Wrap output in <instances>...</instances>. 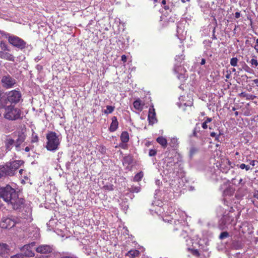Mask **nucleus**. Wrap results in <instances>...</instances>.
I'll list each match as a JSON object with an SVG mask.
<instances>
[{
  "label": "nucleus",
  "instance_id": "a19ab883",
  "mask_svg": "<svg viewBox=\"0 0 258 258\" xmlns=\"http://www.w3.org/2000/svg\"><path fill=\"white\" fill-rule=\"evenodd\" d=\"M255 98H256L255 96L252 95V94H249L247 93L245 99L246 100H253Z\"/></svg>",
  "mask_w": 258,
  "mask_h": 258
},
{
  "label": "nucleus",
  "instance_id": "680f3d73",
  "mask_svg": "<svg viewBox=\"0 0 258 258\" xmlns=\"http://www.w3.org/2000/svg\"><path fill=\"white\" fill-rule=\"evenodd\" d=\"M256 162L255 160H251L250 162V165H251L252 166H254L255 165V163Z\"/></svg>",
  "mask_w": 258,
  "mask_h": 258
},
{
  "label": "nucleus",
  "instance_id": "37998d69",
  "mask_svg": "<svg viewBox=\"0 0 258 258\" xmlns=\"http://www.w3.org/2000/svg\"><path fill=\"white\" fill-rule=\"evenodd\" d=\"M250 62L251 63V64L252 65V66H254L255 67H256L258 65V62H257V60L255 59H254V58H252L251 60H250Z\"/></svg>",
  "mask_w": 258,
  "mask_h": 258
},
{
  "label": "nucleus",
  "instance_id": "4d7b16f0",
  "mask_svg": "<svg viewBox=\"0 0 258 258\" xmlns=\"http://www.w3.org/2000/svg\"><path fill=\"white\" fill-rule=\"evenodd\" d=\"M246 94H247V93L243 92H241L240 94H239V96H240L241 97H243V98H246Z\"/></svg>",
  "mask_w": 258,
  "mask_h": 258
},
{
  "label": "nucleus",
  "instance_id": "bb28decb",
  "mask_svg": "<svg viewBox=\"0 0 258 258\" xmlns=\"http://www.w3.org/2000/svg\"><path fill=\"white\" fill-rule=\"evenodd\" d=\"M0 46L2 50H3L4 51H10V49L8 47V45L4 42L1 41L0 43Z\"/></svg>",
  "mask_w": 258,
  "mask_h": 258
},
{
  "label": "nucleus",
  "instance_id": "c85d7f7f",
  "mask_svg": "<svg viewBox=\"0 0 258 258\" xmlns=\"http://www.w3.org/2000/svg\"><path fill=\"white\" fill-rule=\"evenodd\" d=\"M177 139L176 138H173L171 139V142L170 143V146L172 148L176 147L177 145Z\"/></svg>",
  "mask_w": 258,
  "mask_h": 258
},
{
  "label": "nucleus",
  "instance_id": "aec40b11",
  "mask_svg": "<svg viewBox=\"0 0 258 258\" xmlns=\"http://www.w3.org/2000/svg\"><path fill=\"white\" fill-rule=\"evenodd\" d=\"M156 141L161 145L162 147L166 148L167 145V140L163 137H159L157 138Z\"/></svg>",
  "mask_w": 258,
  "mask_h": 258
},
{
  "label": "nucleus",
  "instance_id": "f03ea898",
  "mask_svg": "<svg viewBox=\"0 0 258 258\" xmlns=\"http://www.w3.org/2000/svg\"><path fill=\"white\" fill-rule=\"evenodd\" d=\"M0 109L5 110L4 117L10 121L21 119L23 118V111L14 105L5 104V101L2 100L0 102Z\"/></svg>",
  "mask_w": 258,
  "mask_h": 258
},
{
  "label": "nucleus",
  "instance_id": "6e6d98bb",
  "mask_svg": "<svg viewBox=\"0 0 258 258\" xmlns=\"http://www.w3.org/2000/svg\"><path fill=\"white\" fill-rule=\"evenodd\" d=\"M202 126L204 129H207L208 128L207 123L205 121L202 123Z\"/></svg>",
  "mask_w": 258,
  "mask_h": 258
},
{
  "label": "nucleus",
  "instance_id": "7ed1b4c3",
  "mask_svg": "<svg viewBox=\"0 0 258 258\" xmlns=\"http://www.w3.org/2000/svg\"><path fill=\"white\" fill-rule=\"evenodd\" d=\"M21 163L20 160H15L4 165H0V177L14 176L15 171L20 167Z\"/></svg>",
  "mask_w": 258,
  "mask_h": 258
},
{
  "label": "nucleus",
  "instance_id": "a878e982",
  "mask_svg": "<svg viewBox=\"0 0 258 258\" xmlns=\"http://www.w3.org/2000/svg\"><path fill=\"white\" fill-rule=\"evenodd\" d=\"M198 152V149L192 146L190 147L189 150V157L192 158L194 155Z\"/></svg>",
  "mask_w": 258,
  "mask_h": 258
},
{
  "label": "nucleus",
  "instance_id": "79ce46f5",
  "mask_svg": "<svg viewBox=\"0 0 258 258\" xmlns=\"http://www.w3.org/2000/svg\"><path fill=\"white\" fill-rule=\"evenodd\" d=\"M157 153V152L154 149H150L149 150V155L150 156H155Z\"/></svg>",
  "mask_w": 258,
  "mask_h": 258
},
{
  "label": "nucleus",
  "instance_id": "473e14b6",
  "mask_svg": "<svg viewBox=\"0 0 258 258\" xmlns=\"http://www.w3.org/2000/svg\"><path fill=\"white\" fill-rule=\"evenodd\" d=\"M239 168L241 169H245L246 171L250 169V165H245V164L242 163L239 165Z\"/></svg>",
  "mask_w": 258,
  "mask_h": 258
},
{
  "label": "nucleus",
  "instance_id": "1a4fd4ad",
  "mask_svg": "<svg viewBox=\"0 0 258 258\" xmlns=\"http://www.w3.org/2000/svg\"><path fill=\"white\" fill-rule=\"evenodd\" d=\"M103 188L105 190L110 191L113 190V183L116 182L115 178H102Z\"/></svg>",
  "mask_w": 258,
  "mask_h": 258
},
{
  "label": "nucleus",
  "instance_id": "9d476101",
  "mask_svg": "<svg viewBox=\"0 0 258 258\" xmlns=\"http://www.w3.org/2000/svg\"><path fill=\"white\" fill-rule=\"evenodd\" d=\"M148 120L150 125H153L157 122V119L156 117L155 110L153 105L150 106L148 115Z\"/></svg>",
  "mask_w": 258,
  "mask_h": 258
},
{
  "label": "nucleus",
  "instance_id": "09e8293b",
  "mask_svg": "<svg viewBox=\"0 0 258 258\" xmlns=\"http://www.w3.org/2000/svg\"><path fill=\"white\" fill-rule=\"evenodd\" d=\"M180 68H181V67H180V66H179L178 65V64H176L175 65V67H174V71H175L176 73H177V72L179 71V69H180Z\"/></svg>",
  "mask_w": 258,
  "mask_h": 258
},
{
  "label": "nucleus",
  "instance_id": "4be33fe9",
  "mask_svg": "<svg viewBox=\"0 0 258 258\" xmlns=\"http://www.w3.org/2000/svg\"><path fill=\"white\" fill-rule=\"evenodd\" d=\"M14 144H15L14 140L12 139H8L6 143V149L8 150H10Z\"/></svg>",
  "mask_w": 258,
  "mask_h": 258
},
{
  "label": "nucleus",
  "instance_id": "7c9ffc66",
  "mask_svg": "<svg viewBox=\"0 0 258 258\" xmlns=\"http://www.w3.org/2000/svg\"><path fill=\"white\" fill-rule=\"evenodd\" d=\"M229 236V233L226 232H222L221 233V234L219 235V238L220 239H223L224 238H227Z\"/></svg>",
  "mask_w": 258,
  "mask_h": 258
},
{
  "label": "nucleus",
  "instance_id": "f3484780",
  "mask_svg": "<svg viewBox=\"0 0 258 258\" xmlns=\"http://www.w3.org/2000/svg\"><path fill=\"white\" fill-rule=\"evenodd\" d=\"M140 252L139 250L135 249H132L129 250L125 256L128 258H135L139 256Z\"/></svg>",
  "mask_w": 258,
  "mask_h": 258
},
{
  "label": "nucleus",
  "instance_id": "49530a36",
  "mask_svg": "<svg viewBox=\"0 0 258 258\" xmlns=\"http://www.w3.org/2000/svg\"><path fill=\"white\" fill-rule=\"evenodd\" d=\"M38 138L37 135L32 137L31 142L33 143L36 142L38 141Z\"/></svg>",
  "mask_w": 258,
  "mask_h": 258
},
{
  "label": "nucleus",
  "instance_id": "72a5a7b5",
  "mask_svg": "<svg viewBox=\"0 0 258 258\" xmlns=\"http://www.w3.org/2000/svg\"><path fill=\"white\" fill-rule=\"evenodd\" d=\"M140 186H132L131 188V191L132 192H138L140 191Z\"/></svg>",
  "mask_w": 258,
  "mask_h": 258
},
{
  "label": "nucleus",
  "instance_id": "f257e3e1",
  "mask_svg": "<svg viewBox=\"0 0 258 258\" xmlns=\"http://www.w3.org/2000/svg\"><path fill=\"white\" fill-rule=\"evenodd\" d=\"M0 197L6 202L11 204L15 210L20 209L24 204V199L19 198L15 189L9 185L0 188Z\"/></svg>",
  "mask_w": 258,
  "mask_h": 258
},
{
  "label": "nucleus",
  "instance_id": "9b49d317",
  "mask_svg": "<svg viewBox=\"0 0 258 258\" xmlns=\"http://www.w3.org/2000/svg\"><path fill=\"white\" fill-rule=\"evenodd\" d=\"M36 251L38 253L42 254H48L52 252L53 248L49 245H41L36 248Z\"/></svg>",
  "mask_w": 258,
  "mask_h": 258
},
{
  "label": "nucleus",
  "instance_id": "13d9d810",
  "mask_svg": "<svg viewBox=\"0 0 258 258\" xmlns=\"http://www.w3.org/2000/svg\"><path fill=\"white\" fill-rule=\"evenodd\" d=\"M240 17V12H237L235 13V17L236 18H239Z\"/></svg>",
  "mask_w": 258,
  "mask_h": 258
},
{
  "label": "nucleus",
  "instance_id": "052dcab7",
  "mask_svg": "<svg viewBox=\"0 0 258 258\" xmlns=\"http://www.w3.org/2000/svg\"><path fill=\"white\" fill-rule=\"evenodd\" d=\"M206 63V59L205 58H202L201 61L200 62L201 65H204Z\"/></svg>",
  "mask_w": 258,
  "mask_h": 258
},
{
  "label": "nucleus",
  "instance_id": "3c124183",
  "mask_svg": "<svg viewBox=\"0 0 258 258\" xmlns=\"http://www.w3.org/2000/svg\"><path fill=\"white\" fill-rule=\"evenodd\" d=\"M163 220L165 221V222H167L168 223H171V221H172L171 220V218L170 217H165V218H163Z\"/></svg>",
  "mask_w": 258,
  "mask_h": 258
},
{
  "label": "nucleus",
  "instance_id": "e433bc0d",
  "mask_svg": "<svg viewBox=\"0 0 258 258\" xmlns=\"http://www.w3.org/2000/svg\"><path fill=\"white\" fill-rule=\"evenodd\" d=\"M177 78L179 80H180L181 81H185L186 78H187V76H185L184 74H182L181 73L180 74H179L178 75H177Z\"/></svg>",
  "mask_w": 258,
  "mask_h": 258
},
{
  "label": "nucleus",
  "instance_id": "f8f14e48",
  "mask_svg": "<svg viewBox=\"0 0 258 258\" xmlns=\"http://www.w3.org/2000/svg\"><path fill=\"white\" fill-rule=\"evenodd\" d=\"M26 139V136L23 134H19L18 136V138L16 141H15V146L16 150L17 151H20L21 150V145L24 142Z\"/></svg>",
  "mask_w": 258,
  "mask_h": 258
},
{
  "label": "nucleus",
  "instance_id": "864d4df0",
  "mask_svg": "<svg viewBox=\"0 0 258 258\" xmlns=\"http://www.w3.org/2000/svg\"><path fill=\"white\" fill-rule=\"evenodd\" d=\"M244 196V194L239 195L238 194V192H237L235 195V197L237 199H239L241 198L242 197H243Z\"/></svg>",
  "mask_w": 258,
  "mask_h": 258
},
{
  "label": "nucleus",
  "instance_id": "ddd939ff",
  "mask_svg": "<svg viewBox=\"0 0 258 258\" xmlns=\"http://www.w3.org/2000/svg\"><path fill=\"white\" fill-rule=\"evenodd\" d=\"M185 32L182 28L181 24L178 23L177 25L176 36L180 40L184 39Z\"/></svg>",
  "mask_w": 258,
  "mask_h": 258
},
{
  "label": "nucleus",
  "instance_id": "bf43d9fd",
  "mask_svg": "<svg viewBox=\"0 0 258 258\" xmlns=\"http://www.w3.org/2000/svg\"><path fill=\"white\" fill-rule=\"evenodd\" d=\"M121 60L123 62H125L126 61V57L125 55H122L121 56Z\"/></svg>",
  "mask_w": 258,
  "mask_h": 258
},
{
  "label": "nucleus",
  "instance_id": "39448f33",
  "mask_svg": "<svg viewBox=\"0 0 258 258\" xmlns=\"http://www.w3.org/2000/svg\"><path fill=\"white\" fill-rule=\"evenodd\" d=\"M8 36H6L8 39L9 42L13 46L16 47L21 50L24 49L26 47V42L21 38L15 36L11 35L8 34Z\"/></svg>",
  "mask_w": 258,
  "mask_h": 258
},
{
  "label": "nucleus",
  "instance_id": "c756f323",
  "mask_svg": "<svg viewBox=\"0 0 258 258\" xmlns=\"http://www.w3.org/2000/svg\"><path fill=\"white\" fill-rule=\"evenodd\" d=\"M238 59L237 57H232L230 59V63L233 67L237 66Z\"/></svg>",
  "mask_w": 258,
  "mask_h": 258
},
{
  "label": "nucleus",
  "instance_id": "0eeeda50",
  "mask_svg": "<svg viewBox=\"0 0 258 258\" xmlns=\"http://www.w3.org/2000/svg\"><path fill=\"white\" fill-rule=\"evenodd\" d=\"M14 220L8 217L2 219L0 223V227L3 229H11L16 225Z\"/></svg>",
  "mask_w": 258,
  "mask_h": 258
},
{
  "label": "nucleus",
  "instance_id": "8fccbe9b",
  "mask_svg": "<svg viewBox=\"0 0 258 258\" xmlns=\"http://www.w3.org/2000/svg\"><path fill=\"white\" fill-rule=\"evenodd\" d=\"M217 131H218V132H217V133H218V136H221L224 135L223 131L222 130H220V128H217Z\"/></svg>",
  "mask_w": 258,
  "mask_h": 258
},
{
  "label": "nucleus",
  "instance_id": "2eb2a0df",
  "mask_svg": "<svg viewBox=\"0 0 258 258\" xmlns=\"http://www.w3.org/2000/svg\"><path fill=\"white\" fill-rule=\"evenodd\" d=\"M112 121L109 127L110 132H115L118 128V122L116 116H113L111 118Z\"/></svg>",
  "mask_w": 258,
  "mask_h": 258
},
{
  "label": "nucleus",
  "instance_id": "de8ad7c7",
  "mask_svg": "<svg viewBox=\"0 0 258 258\" xmlns=\"http://www.w3.org/2000/svg\"><path fill=\"white\" fill-rule=\"evenodd\" d=\"M244 70L246 71L247 72L250 73L251 72V69L246 64H245V67L243 68Z\"/></svg>",
  "mask_w": 258,
  "mask_h": 258
},
{
  "label": "nucleus",
  "instance_id": "603ef678",
  "mask_svg": "<svg viewBox=\"0 0 258 258\" xmlns=\"http://www.w3.org/2000/svg\"><path fill=\"white\" fill-rule=\"evenodd\" d=\"M204 43L206 45L210 47L212 42L210 40H205L204 41Z\"/></svg>",
  "mask_w": 258,
  "mask_h": 258
},
{
  "label": "nucleus",
  "instance_id": "b1692460",
  "mask_svg": "<svg viewBox=\"0 0 258 258\" xmlns=\"http://www.w3.org/2000/svg\"><path fill=\"white\" fill-rule=\"evenodd\" d=\"M210 136L213 138H215V140L218 142H222V139L221 138V136H218V133L212 132L210 133Z\"/></svg>",
  "mask_w": 258,
  "mask_h": 258
},
{
  "label": "nucleus",
  "instance_id": "e2e57ef3",
  "mask_svg": "<svg viewBox=\"0 0 258 258\" xmlns=\"http://www.w3.org/2000/svg\"><path fill=\"white\" fill-rule=\"evenodd\" d=\"M61 258H75L73 256L71 255H66V256H62Z\"/></svg>",
  "mask_w": 258,
  "mask_h": 258
},
{
  "label": "nucleus",
  "instance_id": "c03bdc74",
  "mask_svg": "<svg viewBox=\"0 0 258 258\" xmlns=\"http://www.w3.org/2000/svg\"><path fill=\"white\" fill-rule=\"evenodd\" d=\"M192 253L194 255L199 256L200 254L199 251L197 249H193L192 250Z\"/></svg>",
  "mask_w": 258,
  "mask_h": 258
},
{
  "label": "nucleus",
  "instance_id": "393cba45",
  "mask_svg": "<svg viewBox=\"0 0 258 258\" xmlns=\"http://www.w3.org/2000/svg\"><path fill=\"white\" fill-rule=\"evenodd\" d=\"M114 106L107 105L106 106V109L103 111L104 114H108L111 113L114 110Z\"/></svg>",
  "mask_w": 258,
  "mask_h": 258
},
{
  "label": "nucleus",
  "instance_id": "4c0bfd02",
  "mask_svg": "<svg viewBox=\"0 0 258 258\" xmlns=\"http://www.w3.org/2000/svg\"><path fill=\"white\" fill-rule=\"evenodd\" d=\"M162 6L164 8V9L166 10H170V8L168 5H166V1L162 0L161 2Z\"/></svg>",
  "mask_w": 258,
  "mask_h": 258
},
{
  "label": "nucleus",
  "instance_id": "cd10ccee",
  "mask_svg": "<svg viewBox=\"0 0 258 258\" xmlns=\"http://www.w3.org/2000/svg\"><path fill=\"white\" fill-rule=\"evenodd\" d=\"M200 126L199 123H197L193 131L192 135L194 137H198L197 133L200 132Z\"/></svg>",
  "mask_w": 258,
  "mask_h": 258
},
{
  "label": "nucleus",
  "instance_id": "0e129e2a",
  "mask_svg": "<svg viewBox=\"0 0 258 258\" xmlns=\"http://www.w3.org/2000/svg\"><path fill=\"white\" fill-rule=\"evenodd\" d=\"M119 146L121 147L123 149H125L126 145L123 144H121L119 145Z\"/></svg>",
  "mask_w": 258,
  "mask_h": 258
},
{
  "label": "nucleus",
  "instance_id": "20e7f679",
  "mask_svg": "<svg viewBox=\"0 0 258 258\" xmlns=\"http://www.w3.org/2000/svg\"><path fill=\"white\" fill-rule=\"evenodd\" d=\"M47 144L46 148L50 151H55L58 149L60 144L59 140L56 134L54 132H50L46 135Z\"/></svg>",
  "mask_w": 258,
  "mask_h": 258
},
{
  "label": "nucleus",
  "instance_id": "2f4dec72",
  "mask_svg": "<svg viewBox=\"0 0 258 258\" xmlns=\"http://www.w3.org/2000/svg\"><path fill=\"white\" fill-rule=\"evenodd\" d=\"M99 152L102 155H104L106 153V148L103 146H100L98 147Z\"/></svg>",
  "mask_w": 258,
  "mask_h": 258
},
{
  "label": "nucleus",
  "instance_id": "6ab92c4d",
  "mask_svg": "<svg viewBox=\"0 0 258 258\" xmlns=\"http://www.w3.org/2000/svg\"><path fill=\"white\" fill-rule=\"evenodd\" d=\"M120 138L122 143H126L129 141V134L127 132H123Z\"/></svg>",
  "mask_w": 258,
  "mask_h": 258
},
{
  "label": "nucleus",
  "instance_id": "69168bd1",
  "mask_svg": "<svg viewBox=\"0 0 258 258\" xmlns=\"http://www.w3.org/2000/svg\"><path fill=\"white\" fill-rule=\"evenodd\" d=\"M253 81L255 84H256V86L258 87V79H254Z\"/></svg>",
  "mask_w": 258,
  "mask_h": 258
},
{
  "label": "nucleus",
  "instance_id": "6e6552de",
  "mask_svg": "<svg viewBox=\"0 0 258 258\" xmlns=\"http://www.w3.org/2000/svg\"><path fill=\"white\" fill-rule=\"evenodd\" d=\"M1 81L3 86L7 89L12 88L16 83V80L9 75L3 76Z\"/></svg>",
  "mask_w": 258,
  "mask_h": 258
},
{
  "label": "nucleus",
  "instance_id": "dca6fc26",
  "mask_svg": "<svg viewBox=\"0 0 258 258\" xmlns=\"http://www.w3.org/2000/svg\"><path fill=\"white\" fill-rule=\"evenodd\" d=\"M10 250L9 246L6 243H0V255L5 256Z\"/></svg>",
  "mask_w": 258,
  "mask_h": 258
},
{
  "label": "nucleus",
  "instance_id": "412c9836",
  "mask_svg": "<svg viewBox=\"0 0 258 258\" xmlns=\"http://www.w3.org/2000/svg\"><path fill=\"white\" fill-rule=\"evenodd\" d=\"M134 107L138 110L141 111L143 109V104L141 103L140 99L136 100L133 103Z\"/></svg>",
  "mask_w": 258,
  "mask_h": 258
},
{
  "label": "nucleus",
  "instance_id": "ea45409f",
  "mask_svg": "<svg viewBox=\"0 0 258 258\" xmlns=\"http://www.w3.org/2000/svg\"><path fill=\"white\" fill-rule=\"evenodd\" d=\"M165 162H167V164L169 163V164L171 165H173L174 163L173 158L171 157L165 158Z\"/></svg>",
  "mask_w": 258,
  "mask_h": 258
},
{
  "label": "nucleus",
  "instance_id": "5fc2aeb1",
  "mask_svg": "<svg viewBox=\"0 0 258 258\" xmlns=\"http://www.w3.org/2000/svg\"><path fill=\"white\" fill-rule=\"evenodd\" d=\"M205 118H206V120H205V122H206L207 123H208L211 122L212 120V118L209 117H206Z\"/></svg>",
  "mask_w": 258,
  "mask_h": 258
},
{
  "label": "nucleus",
  "instance_id": "a211bd4d",
  "mask_svg": "<svg viewBox=\"0 0 258 258\" xmlns=\"http://www.w3.org/2000/svg\"><path fill=\"white\" fill-rule=\"evenodd\" d=\"M122 163L124 166H126V167H127L133 163L132 157L130 155L124 157L122 160Z\"/></svg>",
  "mask_w": 258,
  "mask_h": 258
},
{
  "label": "nucleus",
  "instance_id": "a18cd8bd",
  "mask_svg": "<svg viewBox=\"0 0 258 258\" xmlns=\"http://www.w3.org/2000/svg\"><path fill=\"white\" fill-rule=\"evenodd\" d=\"M144 176V173L142 171L138 173L134 177H143Z\"/></svg>",
  "mask_w": 258,
  "mask_h": 258
},
{
  "label": "nucleus",
  "instance_id": "423d86ee",
  "mask_svg": "<svg viewBox=\"0 0 258 258\" xmlns=\"http://www.w3.org/2000/svg\"><path fill=\"white\" fill-rule=\"evenodd\" d=\"M36 244L35 242H32L29 244L24 245L21 249L23 252V254L26 257H33L35 255L34 252L32 250Z\"/></svg>",
  "mask_w": 258,
  "mask_h": 258
},
{
  "label": "nucleus",
  "instance_id": "5701e85b",
  "mask_svg": "<svg viewBox=\"0 0 258 258\" xmlns=\"http://www.w3.org/2000/svg\"><path fill=\"white\" fill-rule=\"evenodd\" d=\"M235 191V188L230 186L224 190V194L226 196H232Z\"/></svg>",
  "mask_w": 258,
  "mask_h": 258
},
{
  "label": "nucleus",
  "instance_id": "c9c22d12",
  "mask_svg": "<svg viewBox=\"0 0 258 258\" xmlns=\"http://www.w3.org/2000/svg\"><path fill=\"white\" fill-rule=\"evenodd\" d=\"M242 178H240L238 180V178H234L232 179L231 183L232 184L235 185L236 184V182H237L238 184H240L242 182Z\"/></svg>",
  "mask_w": 258,
  "mask_h": 258
},
{
  "label": "nucleus",
  "instance_id": "338daca9",
  "mask_svg": "<svg viewBox=\"0 0 258 258\" xmlns=\"http://www.w3.org/2000/svg\"><path fill=\"white\" fill-rule=\"evenodd\" d=\"M212 38L214 40H216L217 39V37L215 35V34H212Z\"/></svg>",
  "mask_w": 258,
  "mask_h": 258
},
{
  "label": "nucleus",
  "instance_id": "4468645a",
  "mask_svg": "<svg viewBox=\"0 0 258 258\" xmlns=\"http://www.w3.org/2000/svg\"><path fill=\"white\" fill-rule=\"evenodd\" d=\"M0 58L9 61H15V57L13 56V54L4 51H0Z\"/></svg>",
  "mask_w": 258,
  "mask_h": 258
},
{
  "label": "nucleus",
  "instance_id": "f704fd0d",
  "mask_svg": "<svg viewBox=\"0 0 258 258\" xmlns=\"http://www.w3.org/2000/svg\"><path fill=\"white\" fill-rule=\"evenodd\" d=\"M233 219L231 218V217L229 216H226L224 217L223 222L224 223V224L227 223H230V221H232Z\"/></svg>",
  "mask_w": 258,
  "mask_h": 258
},
{
  "label": "nucleus",
  "instance_id": "58836bf2",
  "mask_svg": "<svg viewBox=\"0 0 258 258\" xmlns=\"http://www.w3.org/2000/svg\"><path fill=\"white\" fill-rule=\"evenodd\" d=\"M184 59V56L183 55H176L175 57V59L176 61H177L178 62H179L180 63L181 62L182 60Z\"/></svg>",
  "mask_w": 258,
  "mask_h": 258
},
{
  "label": "nucleus",
  "instance_id": "774afa93",
  "mask_svg": "<svg viewBox=\"0 0 258 258\" xmlns=\"http://www.w3.org/2000/svg\"><path fill=\"white\" fill-rule=\"evenodd\" d=\"M25 151L27 152H29L30 151V148L29 147H26L25 148Z\"/></svg>",
  "mask_w": 258,
  "mask_h": 258
}]
</instances>
